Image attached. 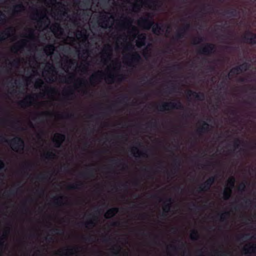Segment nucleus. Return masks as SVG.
Masks as SVG:
<instances>
[{"label":"nucleus","instance_id":"nucleus-1","mask_svg":"<svg viewBox=\"0 0 256 256\" xmlns=\"http://www.w3.org/2000/svg\"><path fill=\"white\" fill-rule=\"evenodd\" d=\"M153 16L150 14H148L146 17L142 18L138 20L139 25L143 26L146 30H150L152 28V31L154 34H158L160 32H163V24H161L154 23L152 20Z\"/></svg>","mask_w":256,"mask_h":256},{"label":"nucleus","instance_id":"nucleus-2","mask_svg":"<svg viewBox=\"0 0 256 256\" xmlns=\"http://www.w3.org/2000/svg\"><path fill=\"white\" fill-rule=\"evenodd\" d=\"M156 109L160 112H163L174 109L184 110V106L180 100H177L176 102H163L160 105L157 106Z\"/></svg>","mask_w":256,"mask_h":256},{"label":"nucleus","instance_id":"nucleus-3","mask_svg":"<svg viewBox=\"0 0 256 256\" xmlns=\"http://www.w3.org/2000/svg\"><path fill=\"white\" fill-rule=\"evenodd\" d=\"M216 50L215 45L212 43H206L204 44V46L201 47L199 50L198 52L200 54L206 55V56H210Z\"/></svg>","mask_w":256,"mask_h":256},{"label":"nucleus","instance_id":"nucleus-4","mask_svg":"<svg viewBox=\"0 0 256 256\" xmlns=\"http://www.w3.org/2000/svg\"><path fill=\"white\" fill-rule=\"evenodd\" d=\"M11 148L16 152H20L24 149V142L18 137L14 138L10 142Z\"/></svg>","mask_w":256,"mask_h":256},{"label":"nucleus","instance_id":"nucleus-5","mask_svg":"<svg viewBox=\"0 0 256 256\" xmlns=\"http://www.w3.org/2000/svg\"><path fill=\"white\" fill-rule=\"evenodd\" d=\"M242 39L246 43L250 44H256V34L250 31H247L246 34L242 36Z\"/></svg>","mask_w":256,"mask_h":256},{"label":"nucleus","instance_id":"nucleus-6","mask_svg":"<svg viewBox=\"0 0 256 256\" xmlns=\"http://www.w3.org/2000/svg\"><path fill=\"white\" fill-rule=\"evenodd\" d=\"M125 59L128 61V66H132V64L140 62L142 58L138 52H134L130 56H126L124 57Z\"/></svg>","mask_w":256,"mask_h":256},{"label":"nucleus","instance_id":"nucleus-7","mask_svg":"<svg viewBox=\"0 0 256 256\" xmlns=\"http://www.w3.org/2000/svg\"><path fill=\"white\" fill-rule=\"evenodd\" d=\"M190 24H186L184 27L180 28L176 33L174 39L178 40L184 38L186 31L190 28Z\"/></svg>","mask_w":256,"mask_h":256},{"label":"nucleus","instance_id":"nucleus-8","mask_svg":"<svg viewBox=\"0 0 256 256\" xmlns=\"http://www.w3.org/2000/svg\"><path fill=\"white\" fill-rule=\"evenodd\" d=\"M186 96L188 98L192 96L197 100H203L205 98L204 93L202 92H197L190 90L187 91Z\"/></svg>","mask_w":256,"mask_h":256},{"label":"nucleus","instance_id":"nucleus-9","mask_svg":"<svg viewBox=\"0 0 256 256\" xmlns=\"http://www.w3.org/2000/svg\"><path fill=\"white\" fill-rule=\"evenodd\" d=\"M34 100V96L29 95L23 100L18 102V104L21 108H26L32 104V100Z\"/></svg>","mask_w":256,"mask_h":256},{"label":"nucleus","instance_id":"nucleus-10","mask_svg":"<svg viewBox=\"0 0 256 256\" xmlns=\"http://www.w3.org/2000/svg\"><path fill=\"white\" fill-rule=\"evenodd\" d=\"M65 139V136L60 134H55L53 137V141L56 147H59Z\"/></svg>","mask_w":256,"mask_h":256},{"label":"nucleus","instance_id":"nucleus-11","mask_svg":"<svg viewBox=\"0 0 256 256\" xmlns=\"http://www.w3.org/2000/svg\"><path fill=\"white\" fill-rule=\"evenodd\" d=\"M52 114L50 112H42L34 114L32 118L34 119L42 120L44 118L49 116Z\"/></svg>","mask_w":256,"mask_h":256},{"label":"nucleus","instance_id":"nucleus-12","mask_svg":"<svg viewBox=\"0 0 256 256\" xmlns=\"http://www.w3.org/2000/svg\"><path fill=\"white\" fill-rule=\"evenodd\" d=\"M109 18L106 15L100 16L99 18L98 24L102 28H106Z\"/></svg>","mask_w":256,"mask_h":256},{"label":"nucleus","instance_id":"nucleus-13","mask_svg":"<svg viewBox=\"0 0 256 256\" xmlns=\"http://www.w3.org/2000/svg\"><path fill=\"white\" fill-rule=\"evenodd\" d=\"M146 36L144 34H140L138 37V40L136 42L138 46H144L146 44Z\"/></svg>","mask_w":256,"mask_h":256},{"label":"nucleus","instance_id":"nucleus-14","mask_svg":"<svg viewBox=\"0 0 256 256\" xmlns=\"http://www.w3.org/2000/svg\"><path fill=\"white\" fill-rule=\"evenodd\" d=\"M118 212L117 208H114L108 210L104 214L106 218H109L114 216Z\"/></svg>","mask_w":256,"mask_h":256},{"label":"nucleus","instance_id":"nucleus-15","mask_svg":"<svg viewBox=\"0 0 256 256\" xmlns=\"http://www.w3.org/2000/svg\"><path fill=\"white\" fill-rule=\"evenodd\" d=\"M112 51V47L110 45H107L106 46L103 50L104 56H106L108 59L110 60L111 58Z\"/></svg>","mask_w":256,"mask_h":256},{"label":"nucleus","instance_id":"nucleus-16","mask_svg":"<svg viewBox=\"0 0 256 256\" xmlns=\"http://www.w3.org/2000/svg\"><path fill=\"white\" fill-rule=\"evenodd\" d=\"M13 28H9L6 30L2 32L0 34V40H4L6 39V36H10V32L12 31Z\"/></svg>","mask_w":256,"mask_h":256},{"label":"nucleus","instance_id":"nucleus-17","mask_svg":"<svg viewBox=\"0 0 256 256\" xmlns=\"http://www.w3.org/2000/svg\"><path fill=\"white\" fill-rule=\"evenodd\" d=\"M103 72L102 71H98L96 73L94 74L90 78V82L92 83L94 81H96L98 78H100Z\"/></svg>","mask_w":256,"mask_h":256},{"label":"nucleus","instance_id":"nucleus-18","mask_svg":"<svg viewBox=\"0 0 256 256\" xmlns=\"http://www.w3.org/2000/svg\"><path fill=\"white\" fill-rule=\"evenodd\" d=\"M240 72H241L240 70V68L238 66L234 67L230 70V73L226 76V79H227L232 74H238Z\"/></svg>","mask_w":256,"mask_h":256},{"label":"nucleus","instance_id":"nucleus-19","mask_svg":"<svg viewBox=\"0 0 256 256\" xmlns=\"http://www.w3.org/2000/svg\"><path fill=\"white\" fill-rule=\"evenodd\" d=\"M24 6L22 4L20 3L14 6L13 8V12L15 14H18L19 12L24 10Z\"/></svg>","mask_w":256,"mask_h":256},{"label":"nucleus","instance_id":"nucleus-20","mask_svg":"<svg viewBox=\"0 0 256 256\" xmlns=\"http://www.w3.org/2000/svg\"><path fill=\"white\" fill-rule=\"evenodd\" d=\"M214 179L213 178H210L204 183V186L202 188V190H206L210 188V186L214 182Z\"/></svg>","mask_w":256,"mask_h":256},{"label":"nucleus","instance_id":"nucleus-21","mask_svg":"<svg viewBox=\"0 0 256 256\" xmlns=\"http://www.w3.org/2000/svg\"><path fill=\"white\" fill-rule=\"evenodd\" d=\"M250 66V64L246 62L238 66V67H239L241 72L247 70L249 68Z\"/></svg>","mask_w":256,"mask_h":256},{"label":"nucleus","instance_id":"nucleus-22","mask_svg":"<svg viewBox=\"0 0 256 256\" xmlns=\"http://www.w3.org/2000/svg\"><path fill=\"white\" fill-rule=\"evenodd\" d=\"M231 192L232 190H230V188L226 187L223 193L224 198L226 200L228 199L230 196Z\"/></svg>","mask_w":256,"mask_h":256},{"label":"nucleus","instance_id":"nucleus-23","mask_svg":"<svg viewBox=\"0 0 256 256\" xmlns=\"http://www.w3.org/2000/svg\"><path fill=\"white\" fill-rule=\"evenodd\" d=\"M21 43L22 44H22H18L16 46H13L12 48V51H17L18 50H21L23 48V46H25V44H26V41L25 40H22V42H21Z\"/></svg>","mask_w":256,"mask_h":256},{"label":"nucleus","instance_id":"nucleus-24","mask_svg":"<svg viewBox=\"0 0 256 256\" xmlns=\"http://www.w3.org/2000/svg\"><path fill=\"white\" fill-rule=\"evenodd\" d=\"M0 128H7L6 127H0ZM10 128H46L45 127H35L31 126L30 127H10ZM46 128H68L67 127H47ZM70 128H78V127H71Z\"/></svg>","mask_w":256,"mask_h":256},{"label":"nucleus","instance_id":"nucleus-25","mask_svg":"<svg viewBox=\"0 0 256 256\" xmlns=\"http://www.w3.org/2000/svg\"><path fill=\"white\" fill-rule=\"evenodd\" d=\"M228 114L230 116H232L234 118H236L238 116V111L234 108H230L227 110Z\"/></svg>","mask_w":256,"mask_h":256},{"label":"nucleus","instance_id":"nucleus-26","mask_svg":"<svg viewBox=\"0 0 256 256\" xmlns=\"http://www.w3.org/2000/svg\"><path fill=\"white\" fill-rule=\"evenodd\" d=\"M226 14H230L232 16H236L238 13L237 10L235 8H232L224 11Z\"/></svg>","mask_w":256,"mask_h":256},{"label":"nucleus","instance_id":"nucleus-27","mask_svg":"<svg viewBox=\"0 0 256 256\" xmlns=\"http://www.w3.org/2000/svg\"><path fill=\"white\" fill-rule=\"evenodd\" d=\"M58 116L61 118H69L74 116V114L72 113L65 112L58 114Z\"/></svg>","mask_w":256,"mask_h":256},{"label":"nucleus","instance_id":"nucleus-28","mask_svg":"<svg viewBox=\"0 0 256 256\" xmlns=\"http://www.w3.org/2000/svg\"><path fill=\"white\" fill-rule=\"evenodd\" d=\"M204 41V38L202 36H198L193 40V44H196Z\"/></svg>","mask_w":256,"mask_h":256},{"label":"nucleus","instance_id":"nucleus-29","mask_svg":"<svg viewBox=\"0 0 256 256\" xmlns=\"http://www.w3.org/2000/svg\"><path fill=\"white\" fill-rule=\"evenodd\" d=\"M234 186V180L232 178H229L228 180L227 185L226 186V188H230V190H232V188Z\"/></svg>","mask_w":256,"mask_h":256},{"label":"nucleus","instance_id":"nucleus-30","mask_svg":"<svg viewBox=\"0 0 256 256\" xmlns=\"http://www.w3.org/2000/svg\"><path fill=\"white\" fill-rule=\"evenodd\" d=\"M52 30H53L52 32H54L56 31V32L61 31L62 30L61 27L60 26V25L57 23L54 24L52 26Z\"/></svg>","mask_w":256,"mask_h":256},{"label":"nucleus","instance_id":"nucleus-31","mask_svg":"<svg viewBox=\"0 0 256 256\" xmlns=\"http://www.w3.org/2000/svg\"><path fill=\"white\" fill-rule=\"evenodd\" d=\"M116 78V76H114V74H109L106 80L108 82H114Z\"/></svg>","mask_w":256,"mask_h":256},{"label":"nucleus","instance_id":"nucleus-32","mask_svg":"<svg viewBox=\"0 0 256 256\" xmlns=\"http://www.w3.org/2000/svg\"><path fill=\"white\" fill-rule=\"evenodd\" d=\"M44 84L43 81L41 79H38L36 82L35 86L36 88H40Z\"/></svg>","mask_w":256,"mask_h":256},{"label":"nucleus","instance_id":"nucleus-33","mask_svg":"<svg viewBox=\"0 0 256 256\" xmlns=\"http://www.w3.org/2000/svg\"><path fill=\"white\" fill-rule=\"evenodd\" d=\"M64 96L66 97H68L73 94L72 90L70 88L64 90Z\"/></svg>","mask_w":256,"mask_h":256},{"label":"nucleus","instance_id":"nucleus-34","mask_svg":"<svg viewBox=\"0 0 256 256\" xmlns=\"http://www.w3.org/2000/svg\"><path fill=\"white\" fill-rule=\"evenodd\" d=\"M190 237L192 240H196L198 237V233L194 230L192 231L190 234Z\"/></svg>","mask_w":256,"mask_h":256},{"label":"nucleus","instance_id":"nucleus-35","mask_svg":"<svg viewBox=\"0 0 256 256\" xmlns=\"http://www.w3.org/2000/svg\"><path fill=\"white\" fill-rule=\"evenodd\" d=\"M176 89V86L173 84L170 87L168 88V90L169 94H171L172 92H175Z\"/></svg>","mask_w":256,"mask_h":256},{"label":"nucleus","instance_id":"nucleus-36","mask_svg":"<svg viewBox=\"0 0 256 256\" xmlns=\"http://www.w3.org/2000/svg\"><path fill=\"white\" fill-rule=\"evenodd\" d=\"M56 91V90L54 88H46V90H45V92L48 93V94H49V93H53L54 92H55Z\"/></svg>","mask_w":256,"mask_h":256},{"label":"nucleus","instance_id":"nucleus-37","mask_svg":"<svg viewBox=\"0 0 256 256\" xmlns=\"http://www.w3.org/2000/svg\"><path fill=\"white\" fill-rule=\"evenodd\" d=\"M192 113H190V112H185L182 115V117L184 118H188L192 116Z\"/></svg>","mask_w":256,"mask_h":256},{"label":"nucleus","instance_id":"nucleus-38","mask_svg":"<svg viewBox=\"0 0 256 256\" xmlns=\"http://www.w3.org/2000/svg\"><path fill=\"white\" fill-rule=\"evenodd\" d=\"M54 49V46L53 45H48V46L46 49L44 50L45 52H47L48 50L50 51H52Z\"/></svg>","mask_w":256,"mask_h":256},{"label":"nucleus","instance_id":"nucleus-39","mask_svg":"<svg viewBox=\"0 0 256 256\" xmlns=\"http://www.w3.org/2000/svg\"><path fill=\"white\" fill-rule=\"evenodd\" d=\"M132 152L135 156H139L138 150L136 148H132Z\"/></svg>","mask_w":256,"mask_h":256},{"label":"nucleus","instance_id":"nucleus-40","mask_svg":"<svg viewBox=\"0 0 256 256\" xmlns=\"http://www.w3.org/2000/svg\"><path fill=\"white\" fill-rule=\"evenodd\" d=\"M115 106L114 104H112V106H108L106 108V110L110 113H112L114 112L112 108Z\"/></svg>","mask_w":256,"mask_h":256},{"label":"nucleus","instance_id":"nucleus-41","mask_svg":"<svg viewBox=\"0 0 256 256\" xmlns=\"http://www.w3.org/2000/svg\"><path fill=\"white\" fill-rule=\"evenodd\" d=\"M128 100V97L127 96H122L120 97V102H124L125 100Z\"/></svg>","mask_w":256,"mask_h":256},{"label":"nucleus","instance_id":"nucleus-42","mask_svg":"<svg viewBox=\"0 0 256 256\" xmlns=\"http://www.w3.org/2000/svg\"><path fill=\"white\" fill-rule=\"evenodd\" d=\"M73 254V252L72 250L68 249L66 251L64 252L65 254L66 255H70Z\"/></svg>","mask_w":256,"mask_h":256},{"label":"nucleus","instance_id":"nucleus-43","mask_svg":"<svg viewBox=\"0 0 256 256\" xmlns=\"http://www.w3.org/2000/svg\"><path fill=\"white\" fill-rule=\"evenodd\" d=\"M19 64V62L18 60H14L12 63H11V65L12 66H17Z\"/></svg>","mask_w":256,"mask_h":256},{"label":"nucleus","instance_id":"nucleus-44","mask_svg":"<svg viewBox=\"0 0 256 256\" xmlns=\"http://www.w3.org/2000/svg\"><path fill=\"white\" fill-rule=\"evenodd\" d=\"M118 79L119 82L122 81L124 79V76L122 74H120L118 76Z\"/></svg>","mask_w":256,"mask_h":256},{"label":"nucleus","instance_id":"nucleus-45","mask_svg":"<svg viewBox=\"0 0 256 256\" xmlns=\"http://www.w3.org/2000/svg\"><path fill=\"white\" fill-rule=\"evenodd\" d=\"M132 9L134 11L138 10L140 9V6L138 4H136L133 6Z\"/></svg>","mask_w":256,"mask_h":256},{"label":"nucleus","instance_id":"nucleus-46","mask_svg":"<svg viewBox=\"0 0 256 256\" xmlns=\"http://www.w3.org/2000/svg\"><path fill=\"white\" fill-rule=\"evenodd\" d=\"M212 8V6L210 4H208L206 6H204L203 7V10H210Z\"/></svg>","mask_w":256,"mask_h":256},{"label":"nucleus","instance_id":"nucleus-47","mask_svg":"<svg viewBox=\"0 0 256 256\" xmlns=\"http://www.w3.org/2000/svg\"><path fill=\"white\" fill-rule=\"evenodd\" d=\"M126 49L128 50H131L134 49V46L132 45L128 46L126 48Z\"/></svg>","mask_w":256,"mask_h":256},{"label":"nucleus","instance_id":"nucleus-48","mask_svg":"<svg viewBox=\"0 0 256 256\" xmlns=\"http://www.w3.org/2000/svg\"><path fill=\"white\" fill-rule=\"evenodd\" d=\"M247 247H248L247 246H244V250L246 251V254L250 253L251 252V250H250L251 248H250V250H248Z\"/></svg>","mask_w":256,"mask_h":256},{"label":"nucleus","instance_id":"nucleus-49","mask_svg":"<svg viewBox=\"0 0 256 256\" xmlns=\"http://www.w3.org/2000/svg\"><path fill=\"white\" fill-rule=\"evenodd\" d=\"M48 68L51 70H52V71H54L55 68H54V67L53 66L51 65L50 64H48Z\"/></svg>","mask_w":256,"mask_h":256},{"label":"nucleus","instance_id":"nucleus-50","mask_svg":"<svg viewBox=\"0 0 256 256\" xmlns=\"http://www.w3.org/2000/svg\"><path fill=\"white\" fill-rule=\"evenodd\" d=\"M208 70L210 71H213L214 70V66H208Z\"/></svg>","mask_w":256,"mask_h":256},{"label":"nucleus","instance_id":"nucleus-51","mask_svg":"<svg viewBox=\"0 0 256 256\" xmlns=\"http://www.w3.org/2000/svg\"><path fill=\"white\" fill-rule=\"evenodd\" d=\"M4 162L0 160V169H2L4 168Z\"/></svg>","mask_w":256,"mask_h":256},{"label":"nucleus","instance_id":"nucleus-52","mask_svg":"<svg viewBox=\"0 0 256 256\" xmlns=\"http://www.w3.org/2000/svg\"><path fill=\"white\" fill-rule=\"evenodd\" d=\"M238 81L240 82H244L246 81V79L245 78H241L239 79Z\"/></svg>","mask_w":256,"mask_h":256},{"label":"nucleus","instance_id":"nucleus-53","mask_svg":"<svg viewBox=\"0 0 256 256\" xmlns=\"http://www.w3.org/2000/svg\"><path fill=\"white\" fill-rule=\"evenodd\" d=\"M124 22H128V24H130L131 23V20L130 18H124Z\"/></svg>","mask_w":256,"mask_h":256},{"label":"nucleus","instance_id":"nucleus-54","mask_svg":"<svg viewBox=\"0 0 256 256\" xmlns=\"http://www.w3.org/2000/svg\"><path fill=\"white\" fill-rule=\"evenodd\" d=\"M78 35H80V36H84L85 38H87V35H86V34H83L82 33V32H80Z\"/></svg>","mask_w":256,"mask_h":256},{"label":"nucleus","instance_id":"nucleus-55","mask_svg":"<svg viewBox=\"0 0 256 256\" xmlns=\"http://www.w3.org/2000/svg\"><path fill=\"white\" fill-rule=\"evenodd\" d=\"M74 78V76H69L68 78V80H66L64 81L65 82H67L68 80H72Z\"/></svg>","mask_w":256,"mask_h":256},{"label":"nucleus","instance_id":"nucleus-56","mask_svg":"<svg viewBox=\"0 0 256 256\" xmlns=\"http://www.w3.org/2000/svg\"><path fill=\"white\" fill-rule=\"evenodd\" d=\"M66 62H67V63H68V64H74V61H73L72 60H67V61H66Z\"/></svg>","mask_w":256,"mask_h":256},{"label":"nucleus","instance_id":"nucleus-57","mask_svg":"<svg viewBox=\"0 0 256 256\" xmlns=\"http://www.w3.org/2000/svg\"><path fill=\"white\" fill-rule=\"evenodd\" d=\"M44 18H46V20H48V22H50V20H49V19L46 16V15L44 14V15H42V18L43 19Z\"/></svg>","mask_w":256,"mask_h":256},{"label":"nucleus","instance_id":"nucleus-58","mask_svg":"<svg viewBox=\"0 0 256 256\" xmlns=\"http://www.w3.org/2000/svg\"><path fill=\"white\" fill-rule=\"evenodd\" d=\"M40 16V14L38 12H36L34 14V17L32 18L36 19V18H34V16H36V17H38V16Z\"/></svg>","mask_w":256,"mask_h":256},{"label":"nucleus","instance_id":"nucleus-59","mask_svg":"<svg viewBox=\"0 0 256 256\" xmlns=\"http://www.w3.org/2000/svg\"><path fill=\"white\" fill-rule=\"evenodd\" d=\"M105 114H106V112H100V114H96V115L97 116H103V115H104Z\"/></svg>","mask_w":256,"mask_h":256},{"label":"nucleus","instance_id":"nucleus-60","mask_svg":"<svg viewBox=\"0 0 256 256\" xmlns=\"http://www.w3.org/2000/svg\"><path fill=\"white\" fill-rule=\"evenodd\" d=\"M135 92H136V93L140 94V93H141V92H142V90H138V89H136V90Z\"/></svg>","mask_w":256,"mask_h":256},{"label":"nucleus","instance_id":"nucleus-61","mask_svg":"<svg viewBox=\"0 0 256 256\" xmlns=\"http://www.w3.org/2000/svg\"><path fill=\"white\" fill-rule=\"evenodd\" d=\"M0 16L4 17V18L6 17V16L4 15V14H3L2 12H0Z\"/></svg>","mask_w":256,"mask_h":256},{"label":"nucleus","instance_id":"nucleus-62","mask_svg":"<svg viewBox=\"0 0 256 256\" xmlns=\"http://www.w3.org/2000/svg\"><path fill=\"white\" fill-rule=\"evenodd\" d=\"M227 37H228L227 36H224V35H222V36H221V38H222V39H224V38H227Z\"/></svg>","mask_w":256,"mask_h":256},{"label":"nucleus","instance_id":"nucleus-63","mask_svg":"<svg viewBox=\"0 0 256 256\" xmlns=\"http://www.w3.org/2000/svg\"><path fill=\"white\" fill-rule=\"evenodd\" d=\"M16 84H18V86H20L22 84V82H16Z\"/></svg>","mask_w":256,"mask_h":256},{"label":"nucleus","instance_id":"nucleus-64","mask_svg":"<svg viewBox=\"0 0 256 256\" xmlns=\"http://www.w3.org/2000/svg\"><path fill=\"white\" fill-rule=\"evenodd\" d=\"M4 111V110L3 108H0V112H2Z\"/></svg>","mask_w":256,"mask_h":256}]
</instances>
